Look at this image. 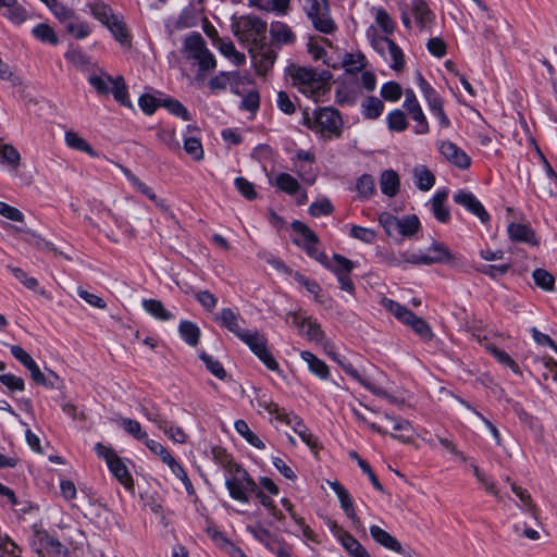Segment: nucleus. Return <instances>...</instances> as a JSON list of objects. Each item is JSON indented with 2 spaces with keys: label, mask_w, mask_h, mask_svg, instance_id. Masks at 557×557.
Here are the masks:
<instances>
[{
  "label": "nucleus",
  "mask_w": 557,
  "mask_h": 557,
  "mask_svg": "<svg viewBox=\"0 0 557 557\" xmlns=\"http://www.w3.org/2000/svg\"><path fill=\"white\" fill-rule=\"evenodd\" d=\"M288 74L293 86L314 101L329 90L331 74L327 72L318 73L310 67L292 64L288 66Z\"/></svg>",
  "instance_id": "1"
},
{
  "label": "nucleus",
  "mask_w": 557,
  "mask_h": 557,
  "mask_svg": "<svg viewBox=\"0 0 557 557\" xmlns=\"http://www.w3.org/2000/svg\"><path fill=\"white\" fill-rule=\"evenodd\" d=\"M394 262L397 264H431L434 262H449L453 260L451 253L445 246H398L397 251H393Z\"/></svg>",
  "instance_id": "2"
},
{
  "label": "nucleus",
  "mask_w": 557,
  "mask_h": 557,
  "mask_svg": "<svg viewBox=\"0 0 557 557\" xmlns=\"http://www.w3.org/2000/svg\"><path fill=\"white\" fill-rule=\"evenodd\" d=\"M231 28L235 37L249 47L265 40L267 23L253 15L232 16Z\"/></svg>",
  "instance_id": "3"
},
{
  "label": "nucleus",
  "mask_w": 557,
  "mask_h": 557,
  "mask_svg": "<svg viewBox=\"0 0 557 557\" xmlns=\"http://www.w3.org/2000/svg\"><path fill=\"white\" fill-rule=\"evenodd\" d=\"M381 304L400 323L410 327L422 339L430 341L433 338V331L426 321L416 315L406 306L386 297L382 298Z\"/></svg>",
  "instance_id": "4"
},
{
  "label": "nucleus",
  "mask_w": 557,
  "mask_h": 557,
  "mask_svg": "<svg viewBox=\"0 0 557 557\" xmlns=\"http://www.w3.org/2000/svg\"><path fill=\"white\" fill-rule=\"evenodd\" d=\"M88 82L99 95L109 96L112 94L119 103L132 108L127 86L122 76L112 77L106 72H99L91 74L88 77Z\"/></svg>",
  "instance_id": "5"
},
{
  "label": "nucleus",
  "mask_w": 557,
  "mask_h": 557,
  "mask_svg": "<svg viewBox=\"0 0 557 557\" xmlns=\"http://www.w3.org/2000/svg\"><path fill=\"white\" fill-rule=\"evenodd\" d=\"M401 22L408 29L412 27V21L420 32H430L435 15L424 0H410L401 3Z\"/></svg>",
  "instance_id": "6"
},
{
  "label": "nucleus",
  "mask_w": 557,
  "mask_h": 557,
  "mask_svg": "<svg viewBox=\"0 0 557 557\" xmlns=\"http://www.w3.org/2000/svg\"><path fill=\"white\" fill-rule=\"evenodd\" d=\"M304 124L315 133L323 136H339L342 119L338 112L332 108H323L315 111L312 115L304 113Z\"/></svg>",
  "instance_id": "7"
},
{
  "label": "nucleus",
  "mask_w": 557,
  "mask_h": 557,
  "mask_svg": "<svg viewBox=\"0 0 557 557\" xmlns=\"http://www.w3.org/2000/svg\"><path fill=\"white\" fill-rule=\"evenodd\" d=\"M183 53L186 59L194 60L201 72L214 70L216 66L214 55L207 48L203 37L198 33L185 38Z\"/></svg>",
  "instance_id": "8"
},
{
  "label": "nucleus",
  "mask_w": 557,
  "mask_h": 557,
  "mask_svg": "<svg viewBox=\"0 0 557 557\" xmlns=\"http://www.w3.org/2000/svg\"><path fill=\"white\" fill-rule=\"evenodd\" d=\"M225 485L231 497L239 503H248L249 493L257 492L256 482L238 465H232Z\"/></svg>",
  "instance_id": "9"
},
{
  "label": "nucleus",
  "mask_w": 557,
  "mask_h": 557,
  "mask_svg": "<svg viewBox=\"0 0 557 557\" xmlns=\"http://www.w3.org/2000/svg\"><path fill=\"white\" fill-rule=\"evenodd\" d=\"M92 15L106 25L114 38L124 47L131 46V37L123 20L114 14L107 4L95 3L91 5Z\"/></svg>",
  "instance_id": "10"
},
{
  "label": "nucleus",
  "mask_w": 557,
  "mask_h": 557,
  "mask_svg": "<svg viewBox=\"0 0 557 557\" xmlns=\"http://www.w3.org/2000/svg\"><path fill=\"white\" fill-rule=\"evenodd\" d=\"M379 222L392 237L411 238L420 230L419 218L414 214L398 219L388 212H383L379 216Z\"/></svg>",
  "instance_id": "11"
},
{
  "label": "nucleus",
  "mask_w": 557,
  "mask_h": 557,
  "mask_svg": "<svg viewBox=\"0 0 557 557\" xmlns=\"http://www.w3.org/2000/svg\"><path fill=\"white\" fill-rule=\"evenodd\" d=\"M96 453L100 458H103L110 472L113 476L128 491L134 490V481L132 474L123 460L111 448L103 444L96 445Z\"/></svg>",
  "instance_id": "12"
},
{
  "label": "nucleus",
  "mask_w": 557,
  "mask_h": 557,
  "mask_svg": "<svg viewBox=\"0 0 557 557\" xmlns=\"http://www.w3.org/2000/svg\"><path fill=\"white\" fill-rule=\"evenodd\" d=\"M251 352L270 370L273 372L280 371V366L268 349V339L259 331H247L240 338Z\"/></svg>",
  "instance_id": "13"
},
{
  "label": "nucleus",
  "mask_w": 557,
  "mask_h": 557,
  "mask_svg": "<svg viewBox=\"0 0 557 557\" xmlns=\"http://www.w3.org/2000/svg\"><path fill=\"white\" fill-rule=\"evenodd\" d=\"M305 9L317 30L331 34L336 29V24L330 16L326 0H306Z\"/></svg>",
  "instance_id": "14"
},
{
  "label": "nucleus",
  "mask_w": 557,
  "mask_h": 557,
  "mask_svg": "<svg viewBox=\"0 0 557 557\" xmlns=\"http://www.w3.org/2000/svg\"><path fill=\"white\" fill-rule=\"evenodd\" d=\"M30 546L38 557H47V555L67 556V548L46 531H36L30 541Z\"/></svg>",
  "instance_id": "15"
},
{
  "label": "nucleus",
  "mask_w": 557,
  "mask_h": 557,
  "mask_svg": "<svg viewBox=\"0 0 557 557\" xmlns=\"http://www.w3.org/2000/svg\"><path fill=\"white\" fill-rule=\"evenodd\" d=\"M338 363L349 376L359 382L362 386L372 392L374 395L387 399L391 403H394L396 400L394 396L388 394L387 389L383 386L380 377L362 374L357 369H355L351 363H346L341 360H338Z\"/></svg>",
  "instance_id": "16"
},
{
  "label": "nucleus",
  "mask_w": 557,
  "mask_h": 557,
  "mask_svg": "<svg viewBox=\"0 0 557 557\" xmlns=\"http://www.w3.org/2000/svg\"><path fill=\"white\" fill-rule=\"evenodd\" d=\"M10 351L12 356L29 371L30 377L36 384L53 388L54 384L47 381V377L41 372L39 366L26 350L18 345H12L10 347Z\"/></svg>",
  "instance_id": "17"
},
{
  "label": "nucleus",
  "mask_w": 557,
  "mask_h": 557,
  "mask_svg": "<svg viewBox=\"0 0 557 557\" xmlns=\"http://www.w3.org/2000/svg\"><path fill=\"white\" fill-rule=\"evenodd\" d=\"M404 108L410 115V117L416 122L414 133L419 135H423L429 133V123L426 121L425 114L411 89H407L405 91V101Z\"/></svg>",
  "instance_id": "18"
},
{
  "label": "nucleus",
  "mask_w": 557,
  "mask_h": 557,
  "mask_svg": "<svg viewBox=\"0 0 557 557\" xmlns=\"http://www.w3.org/2000/svg\"><path fill=\"white\" fill-rule=\"evenodd\" d=\"M293 324L298 329L300 335L306 336L309 341L318 344L324 339V334L320 327V324L311 317H307L299 313H290Z\"/></svg>",
  "instance_id": "19"
},
{
  "label": "nucleus",
  "mask_w": 557,
  "mask_h": 557,
  "mask_svg": "<svg viewBox=\"0 0 557 557\" xmlns=\"http://www.w3.org/2000/svg\"><path fill=\"white\" fill-rule=\"evenodd\" d=\"M333 260L334 267H332L331 270L337 276V280L341 284V288L352 295L355 292V286L349 277V274L354 269V263L349 259L342 257L337 253H333Z\"/></svg>",
  "instance_id": "20"
},
{
  "label": "nucleus",
  "mask_w": 557,
  "mask_h": 557,
  "mask_svg": "<svg viewBox=\"0 0 557 557\" xmlns=\"http://www.w3.org/2000/svg\"><path fill=\"white\" fill-rule=\"evenodd\" d=\"M454 200L475 215L482 223L485 224L490 221L488 212L472 193L460 190L454 196Z\"/></svg>",
  "instance_id": "21"
},
{
  "label": "nucleus",
  "mask_w": 557,
  "mask_h": 557,
  "mask_svg": "<svg viewBox=\"0 0 557 557\" xmlns=\"http://www.w3.org/2000/svg\"><path fill=\"white\" fill-rule=\"evenodd\" d=\"M440 152L443 157L459 169L466 170L471 165L470 157L456 144L444 140L440 143Z\"/></svg>",
  "instance_id": "22"
},
{
  "label": "nucleus",
  "mask_w": 557,
  "mask_h": 557,
  "mask_svg": "<svg viewBox=\"0 0 557 557\" xmlns=\"http://www.w3.org/2000/svg\"><path fill=\"white\" fill-rule=\"evenodd\" d=\"M122 171L126 178L129 181L132 186L141 195L146 196L149 200H151L158 208L163 211H169L170 206L162 198H159L152 187L143 182L139 177L133 174L128 169L122 168Z\"/></svg>",
  "instance_id": "23"
},
{
  "label": "nucleus",
  "mask_w": 557,
  "mask_h": 557,
  "mask_svg": "<svg viewBox=\"0 0 557 557\" xmlns=\"http://www.w3.org/2000/svg\"><path fill=\"white\" fill-rule=\"evenodd\" d=\"M199 134L200 129L197 126L188 125L184 135V150L195 161H201L205 158Z\"/></svg>",
  "instance_id": "24"
},
{
  "label": "nucleus",
  "mask_w": 557,
  "mask_h": 557,
  "mask_svg": "<svg viewBox=\"0 0 557 557\" xmlns=\"http://www.w3.org/2000/svg\"><path fill=\"white\" fill-rule=\"evenodd\" d=\"M510 488L519 500L517 503L518 508L523 513H525L530 518H532L536 523H539V520H540L539 507L534 503V500H533L531 494L528 492V490L517 485L516 483H511Z\"/></svg>",
  "instance_id": "25"
},
{
  "label": "nucleus",
  "mask_w": 557,
  "mask_h": 557,
  "mask_svg": "<svg viewBox=\"0 0 557 557\" xmlns=\"http://www.w3.org/2000/svg\"><path fill=\"white\" fill-rule=\"evenodd\" d=\"M329 486L336 494L341 507L344 510L347 518H349L355 525H360V519L357 517L352 498L349 492L338 481H327Z\"/></svg>",
  "instance_id": "26"
},
{
  "label": "nucleus",
  "mask_w": 557,
  "mask_h": 557,
  "mask_svg": "<svg viewBox=\"0 0 557 557\" xmlns=\"http://www.w3.org/2000/svg\"><path fill=\"white\" fill-rule=\"evenodd\" d=\"M249 52L259 74H265L273 65L276 58L274 51L271 48L265 47L263 42L257 47H249Z\"/></svg>",
  "instance_id": "27"
},
{
  "label": "nucleus",
  "mask_w": 557,
  "mask_h": 557,
  "mask_svg": "<svg viewBox=\"0 0 557 557\" xmlns=\"http://www.w3.org/2000/svg\"><path fill=\"white\" fill-rule=\"evenodd\" d=\"M145 416L148 420L152 421L157 424V426L162 430L173 442L175 443H185L187 440L186 433L177 426L171 425L166 420H164L159 412H149L146 411Z\"/></svg>",
  "instance_id": "28"
},
{
  "label": "nucleus",
  "mask_w": 557,
  "mask_h": 557,
  "mask_svg": "<svg viewBox=\"0 0 557 557\" xmlns=\"http://www.w3.org/2000/svg\"><path fill=\"white\" fill-rule=\"evenodd\" d=\"M0 162L11 173H16L22 164V156L12 144L0 143Z\"/></svg>",
  "instance_id": "29"
},
{
  "label": "nucleus",
  "mask_w": 557,
  "mask_h": 557,
  "mask_svg": "<svg viewBox=\"0 0 557 557\" xmlns=\"http://www.w3.org/2000/svg\"><path fill=\"white\" fill-rule=\"evenodd\" d=\"M370 534L377 544L382 545L386 549L395 553H403V545L400 542L379 525H371Z\"/></svg>",
  "instance_id": "30"
},
{
  "label": "nucleus",
  "mask_w": 557,
  "mask_h": 557,
  "mask_svg": "<svg viewBox=\"0 0 557 557\" xmlns=\"http://www.w3.org/2000/svg\"><path fill=\"white\" fill-rule=\"evenodd\" d=\"M385 418L392 422L394 433L391 435L404 443H410L413 440V428L408 420L391 417L385 414Z\"/></svg>",
  "instance_id": "31"
},
{
  "label": "nucleus",
  "mask_w": 557,
  "mask_h": 557,
  "mask_svg": "<svg viewBox=\"0 0 557 557\" xmlns=\"http://www.w3.org/2000/svg\"><path fill=\"white\" fill-rule=\"evenodd\" d=\"M448 198L447 190L437 191L431 199V210L435 219L442 223H446L450 219L449 208L446 205Z\"/></svg>",
  "instance_id": "32"
},
{
  "label": "nucleus",
  "mask_w": 557,
  "mask_h": 557,
  "mask_svg": "<svg viewBox=\"0 0 557 557\" xmlns=\"http://www.w3.org/2000/svg\"><path fill=\"white\" fill-rule=\"evenodd\" d=\"M218 320L224 327H226L238 338H240L247 332L240 325L239 315L236 312H234L231 308H223L219 314Z\"/></svg>",
  "instance_id": "33"
},
{
  "label": "nucleus",
  "mask_w": 557,
  "mask_h": 557,
  "mask_svg": "<svg viewBox=\"0 0 557 557\" xmlns=\"http://www.w3.org/2000/svg\"><path fill=\"white\" fill-rule=\"evenodd\" d=\"M300 358L308 366L309 371L321 380H326L330 375L327 364L310 351L304 350L300 352Z\"/></svg>",
  "instance_id": "34"
},
{
  "label": "nucleus",
  "mask_w": 557,
  "mask_h": 557,
  "mask_svg": "<svg viewBox=\"0 0 557 557\" xmlns=\"http://www.w3.org/2000/svg\"><path fill=\"white\" fill-rule=\"evenodd\" d=\"M65 145L76 151L85 152L88 156L96 158L98 153L91 147V145L74 131H66L64 134Z\"/></svg>",
  "instance_id": "35"
},
{
  "label": "nucleus",
  "mask_w": 557,
  "mask_h": 557,
  "mask_svg": "<svg viewBox=\"0 0 557 557\" xmlns=\"http://www.w3.org/2000/svg\"><path fill=\"white\" fill-rule=\"evenodd\" d=\"M337 539L351 557H371L360 542L348 532L339 531Z\"/></svg>",
  "instance_id": "36"
},
{
  "label": "nucleus",
  "mask_w": 557,
  "mask_h": 557,
  "mask_svg": "<svg viewBox=\"0 0 557 557\" xmlns=\"http://www.w3.org/2000/svg\"><path fill=\"white\" fill-rule=\"evenodd\" d=\"M508 235L512 242H537L534 231L524 223H510L508 225Z\"/></svg>",
  "instance_id": "37"
},
{
  "label": "nucleus",
  "mask_w": 557,
  "mask_h": 557,
  "mask_svg": "<svg viewBox=\"0 0 557 557\" xmlns=\"http://www.w3.org/2000/svg\"><path fill=\"white\" fill-rule=\"evenodd\" d=\"M141 305L144 310L157 320L169 321L174 319L173 313L158 299H144Z\"/></svg>",
  "instance_id": "38"
},
{
  "label": "nucleus",
  "mask_w": 557,
  "mask_h": 557,
  "mask_svg": "<svg viewBox=\"0 0 557 557\" xmlns=\"http://www.w3.org/2000/svg\"><path fill=\"white\" fill-rule=\"evenodd\" d=\"M417 187L422 191H429L435 184V175L425 165H417L412 170Z\"/></svg>",
  "instance_id": "39"
},
{
  "label": "nucleus",
  "mask_w": 557,
  "mask_h": 557,
  "mask_svg": "<svg viewBox=\"0 0 557 557\" xmlns=\"http://www.w3.org/2000/svg\"><path fill=\"white\" fill-rule=\"evenodd\" d=\"M381 190L388 197H394L399 191L400 180L394 170H386L380 177Z\"/></svg>",
  "instance_id": "40"
},
{
  "label": "nucleus",
  "mask_w": 557,
  "mask_h": 557,
  "mask_svg": "<svg viewBox=\"0 0 557 557\" xmlns=\"http://www.w3.org/2000/svg\"><path fill=\"white\" fill-rule=\"evenodd\" d=\"M251 404L252 406L257 407L259 411L263 409L270 414H275L276 419L278 413H281L283 410L272 400V398L267 393L260 389L256 391L255 396L251 399Z\"/></svg>",
  "instance_id": "41"
},
{
  "label": "nucleus",
  "mask_w": 557,
  "mask_h": 557,
  "mask_svg": "<svg viewBox=\"0 0 557 557\" xmlns=\"http://www.w3.org/2000/svg\"><path fill=\"white\" fill-rule=\"evenodd\" d=\"M114 422L138 441H143L145 443L148 438V434L141 429L140 423L136 420L119 416L114 418Z\"/></svg>",
  "instance_id": "42"
},
{
  "label": "nucleus",
  "mask_w": 557,
  "mask_h": 557,
  "mask_svg": "<svg viewBox=\"0 0 557 557\" xmlns=\"http://www.w3.org/2000/svg\"><path fill=\"white\" fill-rule=\"evenodd\" d=\"M181 337L190 346L199 343L200 330L190 321H182L178 326Z\"/></svg>",
  "instance_id": "43"
},
{
  "label": "nucleus",
  "mask_w": 557,
  "mask_h": 557,
  "mask_svg": "<svg viewBox=\"0 0 557 557\" xmlns=\"http://www.w3.org/2000/svg\"><path fill=\"white\" fill-rule=\"evenodd\" d=\"M235 430L236 432L243 436L251 446L263 449L265 447L264 443L250 430L249 425L245 420L235 421Z\"/></svg>",
  "instance_id": "44"
},
{
  "label": "nucleus",
  "mask_w": 557,
  "mask_h": 557,
  "mask_svg": "<svg viewBox=\"0 0 557 557\" xmlns=\"http://www.w3.org/2000/svg\"><path fill=\"white\" fill-rule=\"evenodd\" d=\"M270 34L272 38L280 44H290L295 38L290 28L281 22L272 23Z\"/></svg>",
  "instance_id": "45"
},
{
  "label": "nucleus",
  "mask_w": 557,
  "mask_h": 557,
  "mask_svg": "<svg viewBox=\"0 0 557 557\" xmlns=\"http://www.w3.org/2000/svg\"><path fill=\"white\" fill-rule=\"evenodd\" d=\"M275 185L288 195H295L300 189L298 181L288 173H280L275 177Z\"/></svg>",
  "instance_id": "46"
},
{
  "label": "nucleus",
  "mask_w": 557,
  "mask_h": 557,
  "mask_svg": "<svg viewBox=\"0 0 557 557\" xmlns=\"http://www.w3.org/2000/svg\"><path fill=\"white\" fill-rule=\"evenodd\" d=\"M485 348L496 358L499 363L510 368L516 374H521L517 362L505 350L499 349L492 344H487Z\"/></svg>",
  "instance_id": "47"
},
{
  "label": "nucleus",
  "mask_w": 557,
  "mask_h": 557,
  "mask_svg": "<svg viewBox=\"0 0 557 557\" xmlns=\"http://www.w3.org/2000/svg\"><path fill=\"white\" fill-rule=\"evenodd\" d=\"M384 103L376 97H368L362 102V112L367 119H376L381 115Z\"/></svg>",
  "instance_id": "48"
},
{
  "label": "nucleus",
  "mask_w": 557,
  "mask_h": 557,
  "mask_svg": "<svg viewBox=\"0 0 557 557\" xmlns=\"http://www.w3.org/2000/svg\"><path fill=\"white\" fill-rule=\"evenodd\" d=\"M220 52L230 59L235 65L245 63L246 57L244 53L236 50L234 44L231 40L221 41L219 45Z\"/></svg>",
  "instance_id": "49"
},
{
  "label": "nucleus",
  "mask_w": 557,
  "mask_h": 557,
  "mask_svg": "<svg viewBox=\"0 0 557 557\" xmlns=\"http://www.w3.org/2000/svg\"><path fill=\"white\" fill-rule=\"evenodd\" d=\"M386 119L387 126L393 132H404L408 127L406 114L399 109L389 112Z\"/></svg>",
  "instance_id": "50"
},
{
  "label": "nucleus",
  "mask_w": 557,
  "mask_h": 557,
  "mask_svg": "<svg viewBox=\"0 0 557 557\" xmlns=\"http://www.w3.org/2000/svg\"><path fill=\"white\" fill-rule=\"evenodd\" d=\"M289 0H249V7L258 8L262 11H284Z\"/></svg>",
  "instance_id": "51"
},
{
  "label": "nucleus",
  "mask_w": 557,
  "mask_h": 557,
  "mask_svg": "<svg viewBox=\"0 0 557 557\" xmlns=\"http://www.w3.org/2000/svg\"><path fill=\"white\" fill-rule=\"evenodd\" d=\"M534 283L540 288L552 292L554 289L555 278L554 276L544 269H536L532 273Z\"/></svg>",
  "instance_id": "52"
},
{
  "label": "nucleus",
  "mask_w": 557,
  "mask_h": 557,
  "mask_svg": "<svg viewBox=\"0 0 557 557\" xmlns=\"http://www.w3.org/2000/svg\"><path fill=\"white\" fill-rule=\"evenodd\" d=\"M343 66L349 73L359 72L366 66V58L361 53H348L343 60Z\"/></svg>",
  "instance_id": "53"
},
{
  "label": "nucleus",
  "mask_w": 557,
  "mask_h": 557,
  "mask_svg": "<svg viewBox=\"0 0 557 557\" xmlns=\"http://www.w3.org/2000/svg\"><path fill=\"white\" fill-rule=\"evenodd\" d=\"M199 358L203 361L207 369L218 379L223 380L226 376V371L224 370L223 366L214 359L212 356L206 354L205 351H201L199 354Z\"/></svg>",
  "instance_id": "54"
},
{
  "label": "nucleus",
  "mask_w": 557,
  "mask_h": 557,
  "mask_svg": "<svg viewBox=\"0 0 557 557\" xmlns=\"http://www.w3.org/2000/svg\"><path fill=\"white\" fill-rule=\"evenodd\" d=\"M418 83L429 104V108L436 107V104L442 102L440 96L436 94L433 87L423 78L421 74H418Z\"/></svg>",
  "instance_id": "55"
},
{
  "label": "nucleus",
  "mask_w": 557,
  "mask_h": 557,
  "mask_svg": "<svg viewBox=\"0 0 557 557\" xmlns=\"http://www.w3.org/2000/svg\"><path fill=\"white\" fill-rule=\"evenodd\" d=\"M33 35L37 39H39L41 41H47L52 45H57L59 41L58 36L54 33V30L48 24H45V23H41V24H38L37 26H35L33 28Z\"/></svg>",
  "instance_id": "56"
},
{
  "label": "nucleus",
  "mask_w": 557,
  "mask_h": 557,
  "mask_svg": "<svg viewBox=\"0 0 557 557\" xmlns=\"http://www.w3.org/2000/svg\"><path fill=\"white\" fill-rule=\"evenodd\" d=\"M237 78L238 73L236 72H221L210 79L209 86L212 90L224 89L228 83L237 81Z\"/></svg>",
  "instance_id": "57"
},
{
  "label": "nucleus",
  "mask_w": 557,
  "mask_h": 557,
  "mask_svg": "<svg viewBox=\"0 0 557 557\" xmlns=\"http://www.w3.org/2000/svg\"><path fill=\"white\" fill-rule=\"evenodd\" d=\"M331 45L326 38L311 37L308 41V51L314 60H323L326 52L323 45Z\"/></svg>",
  "instance_id": "58"
},
{
  "label": "nucleus",
  "mask_w": 557,
  "mask_h": 557,
  "mask_svg": "<svg viewBox=\"0 0 557 557\" xmlns=\"http://www.w3.org/2000/svg\"><path fill=\"white\" fill-rule=\"evenodd\" d=\"M5 8V16L14 24H22L28 17L27 11L16 0H13L12 5H7Z\"/></svg>",
  "instance_id": "59"
},
{
  "label": "nucleus",
  "mask_w": 557,
  "mask_h": 557,
  "mask_svg": "<svg viewBox=\"0 0 557 557\" xmlns=\"http://www.w3.org/2000/svg\"><path fill=\"white\" fill-rule=\"evenodd\" d=\"M168 467L171 469L172 473L178 479L182 481V483L184 484V486L186 487V491L188 492V494H193L194 493V486L186 473V471L184 470V468L181 466V463H178L174 457L171 459V461H169L168 463Z\"/></svg>",
  "instance_id": "60"
},
{
  "label": "nucleus",
  "mask_w": 557,
  "mask_h": 557,
  "mask_svg": "<svg viewBox=\"0 0 557 557\" xmlns=\"http://www.w3.org/2000/svg\"><path fill=\"white\" fill-rule=\"evenodd\" d=\"M306 253L321 263L323 267L327 269H332L334 267V260L333 257L329 258V256L320 249V246H304Z\"/></svg>",
  "instance_id": "61"
},
{
  "label": "nucleus",
  "mask_w": 557,
  "mask_h": 557,
  "mask_svg": "<svg viewBox=\"0 0 557 557\" xmlns=\"http://www.w3.org/2000/svg\"><path fill=\"white\" fill-rule=\"evenodd\" d=\"M0 383L11 392H23L25 389L24 380L13 373L1 374Z\"/></svg>",
  "instance_id": "62"
},
{
  "label": "nucleus",
  "mask_w": 557,
  "mask_h": 557,
  "mask_svg": "<svg viewBox=\"0 0 557 557\" xmlns=\"http://www.w3.org/2000/svg\"><path fill=\"white\" fill-rule=\"evenodd\" d=\"M66 29L77 39H83L90 33L88 25L79 21L76 16H74V20L67 22Z\"/></svg>",
  "instance_id": "63"
},
{
  "label": "nucleus",
  "mask_w": 557,
  "mask_h": 557,
  "mask_svg": "<svg viewBox=\"0 0 557 557\" xmlns=\"http://www.w3.org/2000/svg\"><path fill=\"white\" fill-rule=\"evenodd\" d=\"M403 94L401 86L396 82H388L382 86L381 96L387 100L395 102L400 99Z\"/></svg>",
  "instance_id": "64"
}]
</instances>
